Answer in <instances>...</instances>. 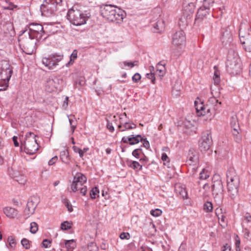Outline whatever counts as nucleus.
<instances>
[{
  "mask_svg": "<svg viewBox=\"0 0 251 251\" xmlns=\"http://www.w3.org/2000/svg\"><path fill=\"white\" fill-rule=\"evenodd\" d=\"M87 192V188L86 186L82 187L80 189V192L83 196H85Z\"/></svg>",
  "mask_w": 251,
  "mask_h": 251,
  "instance_id": "e2e57ef3",
  "label": "nucleus"
},
{
  "mask_svg": "<svg viewBox=\"0 0 251 251\" xmlns=\"http://www.w3.org/2000/svg\"><path fill=\"white\" fill-rule=\"evenodd\" d=\"M221 211L222 209L217 208L216 209L215 212L218 218L220 224L222 226L225 227L227 225V219Z\"/></svg>",
  "mask_w": 251,
  "mask_h": 251,
  "instance_id": "a878e982",
  "label": "nucleus"
},
{
  "mask_svg": "<svg viewBox=\"0 0 251 251\" xmlns=\"http://www.w3.org/2000/svg\"><path fill=\"white\" fill-rule=\"evenodd\" d=\"M212 143V137L210 133L206 131L203 133L201 139L199 141V148L201 151H208Z\"/></svg>",
  "mask_w": 251,
  "mask_h": 251,
  "instance_id": "f8f14e48",
  "label": "nucleus"
},
{
  "mask_svg": "<svg viewBox=\"0 0 251 251\" xmlns=\"http://www.w3.org/2000/svg\"><path fill=\"white\" fill-rule=\"evenodd\" d=\"M209 176V173L205 169H203L200 174V179L204 180L208 178Z\"/></svg>",
  "mask_w": 251,
  "mask_h": 251,
  "instance_id": "ea45409f",
  "label": "nucleus"
},
{
  "mask_svg": "<svg viewBox=\"0 0 251 251\" xmlns=\"http://www.w3.org/2000/svg\"><path fill=\"white\" fill-rule=\"evenodd\" d=\"M142 149L140 148L135 149L132 152V155L135 158L139 159L140 158V155L142 153Z\"/></svg>",
  "mask_w": 251,
  "mask_h": 251,
  "instance_id": "49530a36",
  "label": "nucleus"
},
{
  "mask_svg": "<svg viewBox=\"0 0 251 251\" xmlns=\"http://www.w3.org/2000/svg\"><path fill=\"white\" fill-rule=\"evenodd\" d=\"M98 247L96 244L93 242H91L88 244L86 251H98Z\"/></svg>",
  "mask_w": 251,
  "mask_h": 251,
  "instance_id": "79ce46f5",
  "label": "nucleus"
},
{
  "mask_svg": "<svg viewBox=\"0 0 251 251\" xmlns=\"http://www.w3.org/2000/svg\"><path fill=\"white\" fill-rule=\"evenodd\" d=\"M28 30L26 29L21 32L27 35L29 37H32L38 41L41 39L44 34L47 33L41 24L32 23L30 24L28 26Z\"/></svg>",
  "mask_w": 251,
  "mask_h": 251,
  "instance_id": "0eeeda50",
  "label": "nucleus"
},
{
  "mask_svg": "<svg viewBox=\"0 0 251 251\" xmlns=\"http://www.w3.org/2000/svg\"><path fill=\"white\" fill-rule=\"evenodd\" d=\"M12 176L15 180L20 184H24L26 182V178L23 175H20L18 173H14Z\"/></svg>",
  "mask_w": 251,
  "mask_h": 251,
  "instance_id": "473e14b6",
  "label": "nucleus"
},
{
  "mask_svg": "<svg viewBox=\"0 0 251 251\" xmlns=\"http://www.w3.org/2000/svg\"><path fill=\"white\" fill-rule=\"evenodd\" d=\"M175 191L176 193L179 195L183 199H187L188 194L185 188L180 185H176L175 187Z\"/></svg>",
  "mask_w": 251,
  "mask_h": 251,
  "instance_id": "c85d7f7f",
  "label": "nucleus"
},
{
  "mask_svg": "<svg viewBox=\"0 0 251 251\" xmlns=\"http://www.w3.org/2000/svg\"><path fill=\"white\" fill-rule=\"evenodd\" d=\"M63 202L65 204L66 207H67L68 210L70 212H71L73 211V208L72 205L71 203L68 201V200L64 199L63 200Z\"/></svg>",
  "mask_w": 251,
  "mask_h": 251,
  "instance_id": "09e8293b",
  "label": "nucleus"
},
{
  "mask_svg": "<svg viewBox=\"0 0 251 251\" xmlns=\"http://www.w3.org/2000/svg\"><path fill=\"white\" fill-rule=\"evenodd\" d=\"M65 246L68 251H70L75 247V244L74 240H65Z\"/></svg>",
  "mask_w": 251,
  "mask_h": 251,
  "instance_id": "f704fd0d",
  "label": "nucleus"
},
{
  "mask_svg": "<svg viewBox=\"0 0 251 251\" xmlns=\"http://www.w3.org/2000/svg\"><path fill=\"white\" fill-rule=\"evenodd\" d=\"M16 7V5H14L11 2H6V5L4 6V9L7 10H13Z\"/></svg>",
  "mask_w": 251,
  "mask_h": 251,
  "instance_id": "603ef678",
  "label": "nucleus"
},
{
  "mask_svg": "<svg viewBox=\"0 0 251 251\" xmlns=\"http://www.w3.org/2000/svg\"><path fill=\"white\" fill-rule=\"evenodd\" d=\"M90 16L74 6L67 13V19L71 24L75 26H80L86 24Z\"/></svg>",
  "mask_w": 251,
  "mask_h": 251,
  "instance_id": "7ed1b4c3",
  "label": "nucleus"
},
{
  "mask_svg": "<svg viewBox=\"0 0 251 251\" xmlns=\"http://www.w3.org/2000/svg\"><path fill=\"white\" fill-rule=\"evenodd\" d=\"M119 131L123 132L136 128V125L133 123H130L126 121L121 122L118 126Z\"/></svg>",
  "mask_w": 251,
  "mask_h": 251,
  "instance_id": "aec40b11",
  "label": "nucleus"
},
{
  "mask_svg": "<svg viewBox=\"0 0 251 251\" xmlns=\"http://www.w3.org/2000/svg\"><path fill=\"white\" fill-rule=\"evenodd\" d=\"M72 223L68 221H64L61 224L60 228L62 230H67L71 228Z\"/></svg>",
  "mask_w": 251,
  "mask_h": 251,
  "instance_id": "4c0bfd02",
  "label": "nucleus"
},
{
  "mask_svg": "<svg viewBox=\"0 0 251 251\" xmlns=\"http://www.w3.org/2000/svg\"><path fill=\"white\" fill-rule=\"evenodd\" d=\"M101 14L107 20L121 23L126 17V13L122 9L111 4H106L101 7Z\"/></svg>",
  "mask_w": 251,
  "mask_h": 251,
  "instance_id": "f257e3e1",
  "label": "nucleus"
},
{
  "mask_svg": "<svg viewBox=\"0 0 251 251\" xmlns=\"http://www.w3.org/2000/svg\"><path fill=\"white\" fill-rule=\"evenodd\" d=\"M62 83L63 80L59 76L52 75L48 78L46 87L48 88L49 91H52L55 89L58 88Z\"/></svg>",
  "mask_w": 251,
  "mask_h": 251,
  "instance_id": "4468645a",
  "label": "nucleus"
},
{
  "mask_svg": "<svg viewBox=\"0 0 251 251\" xmlns=\"http://www.w3.org/2000/svg\"><path fill=\"white\" fill-rule=\"evenodd\" d=\"M106 126L110 132H112L114 131V127L113 126L112 123H110L108 122Z\"/></svg>",
  "mask_w": 251,
  "mask_h": 251,
  "instance_id": "0e129e2a",
  "label": "nucleus"
},
{
  "mask_svg": "<svg viewBox=\"0 0 251 251\" xmlns=\"http://www.w3.org/2000/svg\"><path fill=\"white\" fill-rule=\"evenodd\" d=\"M100 193L98 187H95L93 188L90 192V196L92 200L95 199L97 197H99Z\"/></svg>",
  "mask_w": 251,
  "mask_h": 251,
  "instance_id": "e433bc0d",
  "label": "nucleus"
},
{
  "mask_svg": "<svg viewBox=\"0 0 251 251\" xmlns=\"http://www.w3.org/2000/svg\"><path fill=\"white\" fill-rule=\"evenodd\" d=\"M243 233H244V237L245 238H248L250 237V231L247 228H245L243 229Z\"/></svg>",
  "mask_w": 251,
  "mask_h": 251,
  "instance_id": "69168bd1",
  "label": "nucleus"
},
{
  "mask_svg": "<svg viewBox=\"0 0 251 251\" xmlns=\"http://www.w3.org/2000/svg\"><path fill=\"white\" fill-rule=\"evenodd\" d=\"M87 181L86 177L81 173L76 174L74 176L73 182L71 185V190L75 192L81 188Z\"/></svg>",
  "mask_w": 251,
  "mask_h": 251,
  "instance_id": "ddd939ff",
  "label": "nucleus"
},
{
  "mask_svg": "<svg viewBox=\"0 0 251 251\" xmlns=\"http://www.w3.org/2000/svg\"><path fill=\"white\" fill-rule=\"evenodd\" d=\"M230 125L232 128H239V124L236 117L232 116L230 120Z\"/></svg>",
  "mask_w": 251,
  "mask_h": 251,
  "instance_id": "37998d69",
  "label": "nucleus"
},
{
  "mask_svg": "<svg viewBox=\"0 0 251 251\" xmlns=\"http://www.w3.org/2000/svg\"><path fill=\"white\" fill-rule=\"evenodd\" d=\"M63 58V55L57 53H53L49 55L48 57L42 58V63L44 66L50 70H53L58 65Z\"/></svg>",
  "mask_w": 251,
  "mask_h": 251,
  "instance_id": "9d476101",
  "label": "nucleus"
},
{
  "mask_svg": "<svg viewBox=\"0 0 251 251\" xmlns=\"http://www.w3.org/2000/svg\"><path fill=\"white\" fill-rule=\"evenodd\" d=\"M13 73L12 68L7 62H4L1 66L0 70V78L9 81Z\"/></svg>",
  "mask_w": 251,
  "mask_h": 251,
  "instance_id": "dca6fc26",
  "label": "nucleus"
},
{
  "mask_svg": "<svg viewBox=\"0 0 251 251\" xmlns=\"http://www.w3.org/2000/svg\"><path fill=\"white\" fill-rule=\"evenodd\" d=\"M18 41L20 46L25 53L32 54L35 51L38 40L22 32L19 36Z\"/></svg>",
  "mask_w": 251,
  "mask_h": 251,
  "instance_id": "20e7f679",
  "label": "nucleus"
},
{
  "mask_svg": "<svg viewBox=\"0 0 251 251\" xmlns=\"http://www.w3.org/2000/svg\"><path fill=\"white\" fill-rule=\"evenodd\" d=\"M3 212L10 219L17 218L19 215L18 211L15 208L11 207H5L4 208Z\"/></svg>",
  "mask_w": 251,
  "mask_h": 251,
  "instance_id": "b1692460",
  "label": "nucleus"
},
{
  "mask_svg": "<svg viewBox=\"0 0 251 251\" xmlns=\"http://www.w3.org/2000/svg\"><path fill=\"white\" fill-rule=\"evenodd\" d=\"M21 244L23 247L27 250L30 248L29 241L26 238H24L21 241Z\"/></svg>",
  "mask_w": 251,
  "mask_h": 251,
  "instance_id": "de8ad7c7",
  "label": "nucleus"
},
{
  "mask_svg": "<svg viewBox=\"0 0 251 251\" xmlns=\"http://www.w3.org/2000/svg\"><path fill=\"white\" fill-rule=\"evenodd\" d=\"M58 160V157L57 156H54L52 158H51L48 162V164L50 166L52 165L55 164V163Z\"/></svg>",
  "mask_w": 251,
  "mask_h": 251,
  "instance_id": "680f3d73",
  "label": "nucleus"
},
{
  "mask_svg": "<svg viewBox=\"0 0 251 251\" xmlns=\"http://www.w3.org/2000/svg\"><path fill=\"white\" fill-rule=\"evenodd\" d=\"M130 237V234L128 232H122L120 235V238L122 239H129Z\"/></svg>",
  "mask_w": 251,
  "mask_h": 251,
  "instance_id": "6e6d98bb",
  "label": "nucleus"
},
{
  "mask_svg": "<svg viewBox=\"0 0 251 251\" xmlns=\"http://www.w3.org/2000/svg\"><path fill=\"white\" fill-rule=\"evenodd\" d=\"M239 36L244 49L247 51L251 52V29L249 27H240Z\"/></svg>",
  "mask_w": 251,
  "mask_h": 251,
  "instance_id": "1a4fd4ad",
  "label": "nucleus"
},
{
  "mask_svg": "<svg viewBox=\"0 0 251 251\" xmlns=\"http://www.w3.org/2000/svg\"><path fill=\"white\" fill-rule=\"evenodd\" d=\"M36 205L34 204L32 201H28L24 212L25 219H27L30 215L33 214Z\"/></svg>",
  "mask_w": 251,
  "mask_h": 251,
  "instance_id": "4be33fe9",
  "label": "nucleus"
},
{
  "mask_svg": "<svg viewBox=\"0 0 251 251\" xmlns=\"http://www.w3.org/2000/svg\"><path fill=\"white\" fill-rule=\"evenodd\" d=\"M221 102H218V100L215 97L210 98L206 105L207 108V113L209 116H214L216 111L218 110Z\"/></svg>",
  "mask_w": 251,
  "mask_h": 251,
  "instance_id": "2eb2a0df",
  "label": "nucleus"
},
{
  "mask_svg": "<svg viewBox=\"0 0 251 251\" xmlns=\"http://www.w3.org/2000/svg\"><path fill=\"white\" fill-rule=\"evenodd\" d=\"M77 56V51L76 50H73V52L70 56V60L66 64V66L68 67L72 65L74 62V60L76 59Z\"/></svg>",
  "mask_w": 251,
  "mask_h": 251,
  "instance_id": "72a5a7b5",
  "label": "nucleus"
},
{
  "mask_svg": "<svg viewBox=\"0 0 251 251\" xmlns=\"http://www.w3.org/2000/svg\"><path fill=\"white\" fill-rule=\"evenodd\" d=\"M36 135L33 132H28L25 135V140L22 143V146L24 147L25 151L28 154H33L38 149V144L36 139Z\"/></svg>",
  "mask_w": 251,
  "mask_h": 251,
  "instance_id": "423d86ee",
  "label": "nucleus"
},
{
  "mask_svg": "<svg viewBox=\"0 0 251 251\" xmlns=\"http://www.w3.org/2000/svg\"><path fill=\"white\" fill-rule=\"evenodd\" d=\"M199 161V155L197 151L193 149L189 150L186 162L189 165H195Z\"/></svg>",
  "mask_w": 251,
  "mask_h": 251,
  "instance_id": "a211bd4d",
  "label": "nucleus"
},
{
  "mask_svg": "<svg viewBox=\"0 0 251 251\" xmlns=\"http://www.w3.org/2000/svg\"><path fill=\"white\" fill-rule=\"evenodd\" d=\"M8 242L9 243V246L11 248H14L16 245V243L15 242V240L14 238L12 236H9L8 238Z\"/></svg>",
  "mask_w": 251,
  "mask_h": 251,
  "instance_id": "4d7b16f0",
  "label": "nucleus"
},
{
  "mask_svg": "<svg viewBox=\"0 0 251 251\" xmlns=\"http://www.w3.org/2000/svg\"><path fill=\"white\" fill-rule=\"evenodd\" d=\"M68 118H69L70 124L71 126V128L74 131L75 128V125H73V123H74L73 119H75L74 116V115L68 116Z\"/></svg>",
  "mask_w": 251,
  "mask_h": 251,
  "instance_id": "13d9d810",
  "label": "nucleus"
},
{
  "mask_svg": "<svg viewBox=\"0 0 251 251\" xmlns=\"http://www.w3.org/2000/svg\"><path fill=\"white\" fill-rule=\"evenodd\" d=\"M38 225L35 222H32L30 224V231L32 233H35L38 230Z\"/></svg>",
  "mask_w": 251,
  "mask_h": 251,
  "instance_id": "a18cd8bd",
  "label": "nucleus"
},
{
  "mask_svg": "<svg viewBox=\"0 0 251 251\" xmlns=\"http://www.w3.org/2000/svg\"><path fill=\"white\" fill-rule=\"evenodd\" d=\"M141 78V77L139 73H136L132 76V79L133 81L137 82L140 80Z\"/></svg>",
  "mask_w": 251,
  "mask_h": 251,
  "instance_id": "052dcab7",
  "label": "nucleus"
},
{
  "mask_svg": "<svg viewBox=\"0 0 251 251\" xmlns=\"http://www.w3.org/2000/svg\"><path fill=\"white\" fill-rule=\"evenodd\" d=\"M191 17L189 15H187L183 13V15L179 18L178 24L180 27H184L190 22Z\"/></svg>",
  "mask_w": 251,
  "mask_h": 251,
  "instance_id": "cd10ccee",
  "label": "nucleus"
},
{
  "mask_svg": "<svg viewBox=\"0 0 251 251\" xmlns=\"http://www.w3.org/2000/svg\"><path fill=\"white\" fill-rule=\"evenodd\" d=\"M9 82L0 78V91L6 90L8 87Z\"/></svg>",
  "mask_w": 251,
  "mask_h": 251,
  "instance_id": "58836bf2",
  "label": "nucleus"
},
{
  "mask_svg": "<svg viewBox=\"0 0 251 251\" xmlns=\"http://www.w3.org/2000/svg\"><path fill=\"white\" fill-rule=\"evenodd\" d=\"M138 63L137 61H135L133 62H129L127 61H124L123 63H122V64H123L124 66H128L130 68H133L135 66L137 65Z\"/></svg>",
  "mask_w": 251,
  "mask_h": 251,
  "instance_id": "8fccbe9b",
  "label": "nucleus"
},
{
  "mask_svg": "<svg viewBox=\"0 0 251 251\" xmlns=\"http://www.w3.org/2000/svg\"><path fill=\"white\" fill-rule=\"evenodd\" d=\"M161 159L164 161V164L166 165L170 162V159L165 153H162Z\"/></svg>",
  "mask_w": 251,
  "mask_h": 251,
  "instance_id": "864d4df0",
  "label": "nucleus"
},
{
  "mask_svg": "<svg viewBox=\"0 0 251 251\" xmlns=\"http://www.w3.org/2000/svg\"><path fill=\"white\" fill-rule=\"evenodd\" d=\"M60 159L62 161L66 164H69L70 161V157L67 150H65L60 152Z\"/></svg>",
  "mask_w": 251,
  "mask_h": 251,
  "instance_id": "7c9ffc66",
  "label": "nucleus"
},
{
  "mask_svg": "<svg viewBox=\"0 0 251 251\" xmlns=\"http://www.w3.org/2000/svg\"><path fill=\"white\" fill-rule=\"evenodd\" d=\"M213 194L218 195L222 193L223 186L220 176L215 175L213 177V184L212 185Z\"/></svg>",
  "mask_w": 251,
  "mask_h": 251,
  "instance_id": "f3484780",
  "label": "nucleus"
},
{
  "mask_svg": "<svg viewBox=\"0 0 251 251\" xmlns=\"http://www.w3.org/2000/svg\"><path fill=\"white\" fill-rule=\"evenodd\" d=\"M227 71L231 75H236L240 73L242 68L241 64L239 62V59L234 53L231 54L229 52L227 56L226 62Z\"/></svg>",
  "mask_w": 251,
  "mask_h": 251,
  "instance_id": "6e6552de",
  "label": "nucleus"
},
{
  "mask_svg": "<svg viewBox=\"0 0 251 251\" xmlns=\"http://www.w3.org/2000/svg\"><path fill=\"white\" fill-rule=\"evenodd\" d=\"M155 73L156 76L161 77L163 76L166 73L165 64L163 63V61H160L156 66V71Z\"/></svg>",
  "mask_w": 251,
  "mask_h": 251,
  "instance_id": "393cba45",
  "label": "nucleus"
},
{
  "mask_svg": "<svg viewBox=\"0 0 251 251\" xmlns=\"http://www.w3.org/2000/svg\"><path fill=\"white\" fill-rule=\"evenodd\" d=\"M143 140L144 141L143 143L144 147H145L146 149H149L150 148L149 142L148 140L144 139V138Z\"/></svg>",
  "mask_w": 251,
  "mask_h": 251,
  "instance_id": "774afa93",
  "label": "nucleus"
},
{
  "mask_svg": "<svg viewBox=\"0 0 251 251\" xmlns=\"http://www.w3.org/2000/svg\"><path fill=\"white\" fill-rule=\"evenodd\" d=\"M126 165L128 167L134 170L136 172L142 170L143 168V165L140 164L136 161L128 159L126 161Z\"/></svg>",
  "mask_w": 251,
  "mask_h": 251,
  "instance_id": "bb28decb",
  "label": "nucleus"
},
{
  "mask_svg": "<svg viewBox=\"0 0 251 251\" xmlns=\"http://www.w3.org/2000/svg\"><path fill=\"white\" fill-rule=\"evenodd\" d=\"M214 3V0H203L202 5L210 9Z\"/></svg>",
  "mask_w": 251,
  "mask_h": 251,
  "instance_id": "c03bdc74",
  "label": "nucleus"
},
{
  "mask_svg": "<svg viewBox=\"0 0 251 251\" xmlns=\"http://www.w3.org/2000/svg\"><path fill=\"white\" fill-rule=\"evenodd\" d=\"M213 79L215 83L216 84H218L220 82V73L218 71H215Z\"/></svg>",
  "mask_w": 251,
  "mask_h": 251,
  "instance_id": "5fc2aeb1",
  "label": "nucleus"
},
{
  "mask_svg": "<svg viewBox=\"0 0 251 251\" xmlns=\"http://www.w3.org/2000/svg\"><path fill=\"white\" fill-rule=\"evenodd\" d=\"M161 214L162 211L158 208L151 211V214L154 217H158Z\"/></svg>",
  "mask_w": 251,
  "mask_h": 251,
  "instance_id": "3c124183",
  "label": "nucleus"
},
{
  "mask_svg": "<svg viewBox=\"0 0 251 251\" xmlns=\"http://www.w3.org/2000/svg\"><path fill=\"white\" fill-rule=\"evenodd\" d=\"M51 241L48 239H44L42 242V245L45 248H49L50 246Z\"/></svg>",
  "mask_w": 251,
  "mask_h": 251,
  "instance_id": "bf43d9fd",
  "label": "nucleus"
},
{
  "mask_svg": "<svg viewBox=\"0 0 251 251\" xmlns=\"http://www.w3.org/2000/svg\"><path fill=\"white\" fill-rule=\"evenodd\" d=\"M62 0H44L41 5L42 14L46 17H50L55 14L58 7L61 6Z\"/></svg>",
  "mask_w": 251,
  "mask_h": 251,
  "instance_id": "39448f33",
  "label": "nucleus"
},
{
  "mask_svg": "<svg viewBox=\"0 0 251 251\" xmlns=\"http://www.w3.org/2000/svg\"><path fill=\"white\" fill-rule=\"evenodd\" d=\"M149 70L150 71V73H147L146 75V76L147 78L151 79V81L153 84H155V76H156L155 73V69L153 66H150L149 67Z\"/></svg>",
  "mask_w": 251,
  "mask_h": 251,
  "instance_id": "2f4dec72",
  "label": "nucleus"
},
{
  "mask_svg": "<svg viewBox=\"0 0 251 251\" xmlns=\"http://www.w3.org/2000/svg\"><path fill=\"white\" fill-rule=\"evenodd\" d=\"M210 9L205 7L204 6L202 5L201 7L199 8L198 10L197 14L196 17V21H201L203 18L206 17L207 15L209 14Z\"/></svg>",
  "mask_w": 251,
  "mask_h": 251,
  "instance_id": "5701e85b",
  "label": "nucleus"
},
{
  "mask_svg": "<svg viewBox=\"0 0 251 251\" xmlns=\"http://www.w3.org/2000/svg\"><path fill=\"white\" fill-rule=\"evenodd\" d=\"M195 106L198 116H205L207 115V118L211 119L212 116H209L207 113V108L206 105H204L202 102L198 103L195 101Z\"/></svg>",
  "mask_w": 251,
  "mask_h": 251,
  "instance_id": "6ab92c4d",
  "label": "nucleus"
},
{
  "mask_svg": "<svg viewBox=\"0 0 251 251\" xmlns=\"http://www.w3.org/2000/svg\"><path fill=\"white\" fill-rule=\"evenodd\" d=\"M128 140L129 145H133L143 141V138L140 135L132 134L129 136Z\"/></svg>",
  "mask_w": 251,
  "mask_h": 251,
  "instance_id": "c756f323",
  "label": "nucleus"
},
{
  "mask_svg": "<svg viewBox=\"0 0 251 251\" xmlns=\"http://www.w3.org/2000/svg\"><path fill=\"white\" fill-rule=\"evenodd\" d=\"M172 43L177 49H181L186 43L185 34L182 30L176 32L172 37Z\"/></svg>",
  "mask_w": 251,
  "mask_h": 251,
  "instance_id": "9b49d317",
  "label": "nucleus"
},
{
  "mask_svg": "<svg viewBox=\"0 0 251 251\" xmlns=\"http://www.w3.org/2000/svg\"><path fill=\"white\" fill-rule=\"evenodd\" d=\"M226 181L228 195L232 200H234L238 195L240 179L233 168H229L227 170Z\"/></svg>",
  "mask_w": 251,
  "mask_h": 251,
  "instance_id": "f03ea898",
  "label": "nucleus"
},
{
  "mask_svg": "<svg viewBox=\"0 0 251 251\" xmlns=\"http://www.w3.org/2000/svg\"><path fill=\"white\" fill-rule=\"evenodd\" d=\"M183 5L184 7L183 13L187 15H189L190 16L192 17V15L194 12L195 9V2L184 1Z\"/></svg>",
  "mask_w": 251,
  "mask_h": 251,
  "instance_id": "412c9836",
  "label": "nucleus"
},
{
  "mask_svg": "<svg viewBox=\"0 0 251 251\" xmlns=\"http://www.w3.org/2000/svg\"><path fill=\"white\" fill-rule=\"evenodd\" d=\"M203 210L206 212H210L213 210V205L211 202L206 201L203 205Z\"/></svg>",
  "mask_w": 251,
  "mask_h": 251,
  "instance_id": "a19ab883",
  "label": "nucleus"
},
{
  "mask_svg": "<svg viewBox=\"0 0 251 251\" xmlns=\"http://www.w3.org/2000/svg\"><path fill=\"white\" fill-rule=\"evenodd\" d=\"M239 128H232V134L234 136V139L236 142L239 143L241 140V136L239 135Z\"/></svg>",
  "mask_w": 251,
  "mask_h": 251,
  "instance_id": "c9c22d12",
  "label": "nucleus"
},
{
  "mask_svg": "<svg viewBox=\"0 0 251 251\" xmlns=\"http://www.w3.org/2000/svg\"><path fill=\"white\" fill-rule=\"evenodd\" d=\"M119 117H120V123L121 122H122V121H125V119L127 118L126 114V113L121 114H120Z\"/></svg>",
  "mask_w": 251,
  "mask_h": 251,
  "instance_id": "338daca9",
  "label": "nucleus"
}]
</instances>
